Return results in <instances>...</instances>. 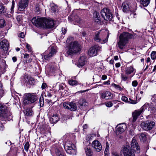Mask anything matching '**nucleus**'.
I'll return each instance as SVG.
<instances>
[{
	"label": "nucleus",
	"instance_id": "obj_31",
	"mask_svg": "<svg viewBox=\"0 0 156 156\" xmlns=\"http://www.w3.org/2000/svg\"><path fill=\"white\" fill-rule=\"evenodd\" d=\"M24 114L27 116H31L33 114V112L31 109H27L24 111Z\"/></svg>",
	"mask_w": 156,
	"mask_h": 156
},
{
	"label": "nucleus",
	"instance_id": "obj_55",
	"mask_svg": "<svg viewBox=\"0 0 156 156\" xmlns=\"http://www.w3.org/2000/svg\"><path fill=\"white\" fill-rule=\"evenodd\" d=\"M55 152L56 155L58 156H59V155L62 153L58 149H56V150Z\"/></svg>",
	"mask_w": 156,
	"mask_h": 156
},
{
	"label": "nucleus",
	"instance_id": "obj_22",
	"mask_svg": "<svg viewBox=\"0 0 156 156\" xmlns=\"http://www.w3.org/2000/svg\"><path fill=\"white\" fill-rule=\"evenodd\" d=\"M148 106H149L148 110L150 111L152 113L156 115V104L151 103L150 104L148 105Z\"/></svg>",
	"mask_w": 156,
	"mask_h": 156
},
{
	"label": "nucleus",
	"instance_id": "obj_23",
	"mask_svg": "<svg viewBox=\"0 0 156 156\" xmlns=\"http://www.w3.org/2000/svg\"><path fill=\"white\" fill-rule=\"evenodd\" d=\"M122 9L124 12H127L129 10V7L128 4L126 2H124L122 4Z\"/></svg>",
	"mask_w": 156,
	"mask_h": 156
},
{
	"label": "nucleus",
	"instance_id": "obj_59",
	"mask_svg": "<svg viewBox=\"0 0 156 156\" xmlns=\"http://www.w3.org/2000/svg\"><path fill=\"white\" fill-rule=\"evenodd\" d=\"M129 133L130 135H132L134 134V132L132 129H130L129 131Z\"/></svg>",
	"mask_w": 156,
	"mask_h": 156
},
{
	"label": "nucleus",
	"instance_id": "obj_40",
	"mask_svg": "<svg viewBox=\"0 0 156 156\" xmlns=\"http://www.w3.org/2000/svg\"><path fill=\"white\" fill-rule=\"evenodd\" d=\"M151 58L153 60H154L156 58V51H153L151 54Z\"/></svg>",
	"mask_w": 156,
	"mask_h": 156
},
{
	"label": "nucleus",
	"instance_id": "obj_44",
	"mask_svg": "<svg viewBox=\"0 0 156 156\" xmlns=\"http://www.w3.org/2000/svg\"><path fill=\"white\" fill-rule=\"evenodd\" d=\"M69 103H67L66 102H64L63 104V106L64 108L66 109H69Z\"/></svg>",
	"mask_w": 156,
	"mask_h": 156
},
{
	"label": "nucleus",
	"instance_id": "obj_41",
	"mask_svg": "<svg viewBox=\"0 0 156 156\" xmlns=\"http://www.w3.org/2000/svg\"><path fill=\"white\" fill-rule=\"evenodd\" d=\"M40 105L41 107H43L44 104V100L43 97L40 98L39 99Z\"/></svg>",
	"mask_w": 156,
	"mask_h": 156
},
{
	"label": "nucleus",
	"instance_id": "obj_29",
	"mask_svg": "<svg viewBox=\"0 0 156 156\" xmlns=\"http://www.w3.org/2000/svg\"><path fill=\"white\" fill-rule=\"evenodd\" d=\"M69 109L71 111H75L77 109V106L76 103L74 102L69 103Z\"/></svg>",
	"mask_w": 156,
	"mask_h": 156
},
{
	"label": "nucleus",
	"instance_id": "obj_7",
	"mask_svg": "<svg viewBox=\"0 0 156 156\" xmlns=\"http://www.w3.org/2000/svg\"><path fill=\"white\" fill-rule=\"evenodd\" d=\"M65 148L66 150L68 153L75 155L76 154V147L75 145L70 141L66 142L65 144Z\"/></svg>",
	"mask_w": 156,
	"mask_h": 156
},
{
	"label": "nucleus",
	"instance_id": "obj_53",
	"mask_svg": "<svg viewBox=\"0 0 156 156\" xmlns=\"http://www.w3.org/2000/svg\"><path fill=\"white\" fill-rule=\"evenodd\" d=\"M59 90H63L64 88V85L62 84H60L59 85Z\"/></svg>",
	"mask_w": 156,
	"mask_h": 156
},
{
	"label": "nucleus",
	"instance_id": "obj_2",
	"mask_svg": "<svg viewBox=\"0 0 156 156\" xmlns=\"http://www.w3.org/2000/svg\"><path fill=\"white\" fill-rule=\"evenodd\" d=\"M56 52V47L53 45L49 47L48 51L41 54L42 59L45 61H48L55 54Z\"/></svg>",
	"mask_w": 156,
	"mask_h": 156
},
{
	"label": "nucleus",
	"instance_id": "obj_1",
	"mask_svg": "<svg viewBox=\"0 0 156 156\" xmlns=\"http://www.w3.org/2000/svg\"><path fill=\"white\" fill-rule=\"evenodd\" d=\"M31 22L36 27H41L46 28H52L54 25L53 20L45 18L34 17L32 19Z\"/></svg>",
	"mask_w": 156,
	"mask_h": 156
},
{
	"label": "nucleus",
	"instance_id": "obj_32",
	"mask_svg": "<svg viewBox=\"0 0 156 156\" xmlns=\"http://www.w3.org/2000/svg\"><path fill=\"white\" fill-rule=\"evenodd\" d=\"M151 0H140V3L144 7H147L149 4Z\"/></svg>",
	"mask_w": 156,
	"mask_h": 156
},
{
	"label": "nucleus",
	"instance_id": "obj_46",
	"mask_svg": "<svg viewBox=\"0 0 156 156\" xmlns=\"http://www.w3.org/2000/svg\"><path fill=\"white\" fill-rule=\"evenodd\" d=\"M114 86L115 88L118 89L120 91H122L123 90V88L118 85L114 84Z\"/></svg>",
	"mask_w": 156,
	"mask_h": 156
},
{
	"label": "nucleus",
	"instance_id": "obj_34",
	"mask_svg": "<svg viewBox=\"0 0 156 156\" xmlns=\"http://www.w3.org/2000/svg\"><path fill=\"white\" fill-rule=\"evenodd\" d=\"M44 94L45 96L50 98L53 94L54 92L52 90H50L49 91L48 90H46Z\"/></svg>",
	"mask_w": 156,
	"mask_h": 156
},
{
	"label": "nucleus",
	"instance_id": "obj_51",
	"mask_svg": "<svg viewBox=\"0 0 156 156\" xmlns=\"http://www.w3.org/2000/svg\"><path fill=\"white\" fill-rule=\"evenodd\" d=\"M14 8V2H12V6L11 8V12L12 13H13V9Z\"/></svg>",
	"mask_w": 156,
	"mask_h": 156
},
{
	"label": "nucleus",
	"instance_id": "obj_49",
	"mask_svg": "<svg viewBox=\"0 0 156 156\" xmlns=\"http://www.w3.org/2000/svg\"><path fill=\"white\" fill-rule=\"evenodd\" d=\"M138 83L136 80L133 81L132 83V85L134 87H136L138 85Z\"/></svg>",
	"mask_w": 156,
	"mask_h": 156
},
{
	"label": "nucleus",
	"instance_id": "obj_61",
	"mask_svg": "<svg viewBox=\"0 0 156 156\" xmlns=\"http://www.w3.org/2000/svg\"><path fill=\"white\" fill-rule=\"evenodd\" d=\"M115 66L116 67L118 68L120 66V63H117L115 64Z\"/></svg>",
	"mask_w": 156,
	"mask_h": 156
},
{
	"label": "nucleus",
	"instance_id": "obj_64",
	"mask_svg": "<svg viewBox=\"0 0 156 156\" xmlns=\"http://www.w3.org/2000/svg\"><path fill=\"white\" fill-rule=\"evenodd\" d=\"M109 63L110 64H113L114 63V61L113 60H111L109 61Z\"/></svg>",
	"mask_w": 156,
	"mask_h": 156
},
{
	"label": "nucleus",
	"instance_id": "obj_15",
	"mask_svg": "<svg viewBox=\"0 0 156 156\" xmlns=\"http://www.w3.org/2000/svg\"><path fill=\"white\" fill-rule=\"evenodd\" d=\"M92 146L95 150L98 152H100L102 150V145L98 140H94L93 141L92 143Z\"/></svg>",
	"mask_w": 156,
	"mask_h": 156
},
{
	"label": "nucleus",
	"instance_id": "obj_62",
	"mask_svg": "<svg viewBox=\"0 0 156 156\" xmlns=\"http://www.w3.org/2000/svg\"><path fill=\"white\" fill-rule=\"evenodd\" d=\"M12 60L14 62H15L17 61V58L16 57H13L12 58Z\"/></svg>",
	"mask_w": 156,
	"mask_h": 156
},
{
	"label": "nucleus",
	"instance_id": "obj_16",
	"mask_svg": "<svg viewBox=\"0 0 156 156\" xmlns=\"http://www.w3.org/2000/svg\"><path fill=\"white\" fill-rule=\"evenodd\" d=\"M136 70L133 66H130L126 67L125 70V73L128 75H134L136 72Z\"/></svg>",
	"mask_w": 156,
	"mask_h": 156
},
{
	"label": "nucleus",
	"instance_id": "obj_56",
	"mask_svg": "<svg viewBox=\"0 0 156 156\" xmlns=\"http://www.w3.org/2000/svg\"><path fill=\"white\" fill-rule=\"evenodd\" d=\"M47 87V85L45 83H43L41 86V88L42 89L46 88Z\"/></svg>",
	"mask_w": 156,
	"mask_h": 156
},
{
	"label": "nucleus",
	"instance_id": "obj_5",
	"mask_svg": "<svg viewBox=\"0 0 156 156\" xmlns=\"http://www.w3.org/2000/svg\"><path fill=\"white\" fill-rule=\"evenodd\" d=\"M130 36L129 33L125 32L121 34L119 37V41L118 43L119 47L120 49H122L124 48L128 39L130 38Z\"/></svg>",
	"mask_w": 156,
	"mask_h": 156
},
{
	"label": "nucleus",
	"instance_id": "obj_6",
	"mask_svg": "<svg viewBox=\"0 0 156 156\" xmlns=\"http://www.w3.org/2000/svg\"><path fill=\"white\" fill-rule=\"evenodd\" d=\"M108 37V34L107 35L106 34L103 35L101 34L100 32L96 31L95 33L94 40L100 43L104 44L107 42Z\"/></svg>",
	"mask_w": 156,
	"mask_h": 156
},
{
	"label": "nucleus",
	"instance_id": "obj_19",
	"mask_svg": "<svg viewBox=\"0 0 156 156\" xmlns=\"http://www.w3.org/2000/svg\"><path fill=\"white\" fill-rule=\"evenodd\" d=\"M7 111V107L4 104H0V117H6Z\"/></svg>",
	"mask_w": 156,
	"mask_h": 156
},
{
	"label": "nucleus",
	"instance_id": "obj_3",
	"mask_svg": "<svg viewBox=\"0 0 156 156\" xmlns=\"http://www.w3.org/2000/svg\"><path fill=\"white\" fill-rule=\"evenodd\" d=\"M80 50V46L77 42L74 41L70 43L66 53L68 55H72L78 52Z\"/></svg>",
	"mask_w": 156,
	"mask_h": 156
},
{
	"label": "nucleus",
	"instance_id": "obj_47",
	"mask_svg": "<svg viewBox=\"0 0 156 156\" xmlns=\"http://www.w3.org/2000/svg\"><path fill=\"white\" fill-rule=\"evenodd\" d=\"M137 8H136V6H135V8L134 9L132 10V11L133 12L132 13L131 15H133V17L134 18H135L136 17V13H135V12L136 11V10Z\"/></svg>",
	"mask_w": 156,
	"mask_h": 156
},
{
	"label": "nucleus",
	"instance_id": "obj_50",
	"mask_svg": "<svg viewBox=\"0 0 156 156\" xmlns=\"http://www.w3.org/2000/svg\"><path fill=\"white\" fill-rule=\"evenodd\" d=\"M26 47L28 51L30 52H31L32 51V49L31 46L30 45L27 44L26 46Z\"/></svg>",
	"mask_w": 156,
	"mask_h": 156
},
{
	"label": "nucleus",
	"instance_id": "obj_36",
	"mask_svg": "<svg viewBox=\"0 0 156 156\" xmlns=\"http://www.w3.org/2000/svg\"><path fill=\"white\" fill-rule=\"evenodd\" d=\"M78 82L76 80L71 79L69 80V83L71 86H74L76 85L77 84Z\"/></svg>",
	"mask_w": 156,
	"mask_h": 156
},
{
	"label": "nucleus",
	"instance_id": "obj_42",
	"mask_svg": "<svg viewBox=\"0 0 156 156\" xmlns=\"http://www.w3.org/2000/svg\"><path fill=\"white\" fill-rule=\"evenodd\" d=\"M151 99L152 101V102L151 103L156 104V94H154L151 96Z\"/></svg>",
	"mask_w": 156,
	"mask_h": 156
},
{
	"label": "nucleus",
	"instance_id": "obj_10",
	"mask_svg": "<svg viewBox=\"0 0 156 156\" xmlns=\"http://www.w3.org/2000/svg\"><path fill=\"white\" fill-rule=\"evenodd\" d=\"M155 122L153 121H147L141 124V127L145 131L151 130L154 126Z\"/></svg>",
	"mask_w": 156,
	"mask_h": 156
},
{
	"label": "nucleus",
	"instance_id": "obj_38",
	"mask_svg": "<svg viewBox=\"0 0 156 156\" xmlns=\"http://www.w3.org/2000/svg\"><path fill=\"white\" fill-rule=\"evenodd\" d=\"M94 17L96 20H99L100 18L99 13L97 12H94Z\"/></svg>",
	"mask_w": 156,
	"mask_h": 156
},
{
	"label": "nucleus",
	"instance_id": "obj_12",
	"mask_svg": "<svg viewBox=\"0 0 156 156\" xmlns=\"http://www.w3.org/2000/svg\"><path fill=\"white\" fill-rule=\"evenodd\" d=\"M121 152L124 156H135L134 152L129 147L124 146L122 149Z\"/></svg>",
	"mask_w": 156,
	"mask_h": 156
},
{
	"label": "nucleus",
	"instance_id": "obj_11",
	"mask_svg": "<svg viewBox=\"0 0 156 156\" xmlns=\"http://www.w3.org/2000/svg\"><path fill=\"white\" fill-rule=\"evenodd\" d=\"M101 47L97 45H94L90 48L88 51V54L90 56H96L101 50Z\"/></svg>",
	"mask_w": 156,
	"mask_h": 156
},
{
	"label": "nucleus",
	"instance_id": "obj_21",
	"mask_svg": "<svg viewBox=\"0 0 156 156\" xmlns=\"http://www.w3.org/2000/svg\"><path fill=\"white\" fill-rule=\"evenodd\" d=\"M86 62V57L85 56H82L80 57L78 61L77 66L79 67H82L83 66Z\"/></svg>",
	"mask_w": 156,
	"mask_h": 156
},
{
	"label": "nucleus",
	"instance_id": "obj_52",
	"mask_svg": "<svg viewBox=\"0 0 156 156\" xmlns=\"http://www.w3.org/2000/svg\"><path fill=\"white\" fill-rule=\"evenodd\" d=\"M106 105L107 107H111L113 105V103L112 102H109L106 103Z\"/></svg>",
	"mask_w": 156,
	"mask_h": 156
},
{
	"label": "nucleus",
	"instance_id": "obj_24",
	"mask_svg": "<svg viewBox=\"0 0 156 156\" xmlns=\"http://www.w3.org/2000/svg\"><path fill=\"white\" fill-rule=\"evenodd\" d=\"M121 99L122 101H123L132 104H135L136 103V101L133 100L131 98H129L128 100L127 98L125 96H122L121 98Z\"/></svg>",
	"mask_w": 156,
	"mask_h": 156
},
{
	"label": "nucleus",
	"instance_id": "obj_58",
	"mask_svg": "<svg viewBox=\"0 0 156 156\" xmlns=\"http://www.w3.org/2000/svg\"><path fill=\"white\" fill-rule=\"evenodd\" d=\"M107 76L106 75H102V77H101L102 79L103 80H105V79H107Z\"/></svg>",
	"mask_w": 156,
	"mask_h": 156
},
{
	"label": "nucleus",
	"instance_id": "obj_17",
	"mask_svg": "<svg viewBox=\"0 0 156 156\" xmlns=\"http://www.w3.org/2000/svg\"><path fill=\"white\" fill-rule=\"evenodd\" d=\"M126 126L125 124L122 123L117 126L116 130V134H119L123 133L126 130Z\"/></svg>",
	"mask_w": 156,
	"mask_h": 156
},
{
	"label": "nucleus",
	"instance_id": "obj_35",
	"mask_svg": "<svg viewBox=\"0 0 156 156\" xmlns=\"http://www.w3.org/2000/svg\"><path fill=\"white\" fill-rule=\"evenodd\" d=\"M85 151L87 156H92L93 152L90 148L87 147Z\"/></svg>",
	"mask_w": 156,
	"mask_h": 156
},
{
	"label": "nucleus",
	"instance_id": "obj_8",
	"mask_svg": "<svg viewBox=\"0 0 156 156\" xmlns=\"http://www.w3.org/2000/svg\"><path fill=\"white\" fill-rule=\"evenodd\" d=\"M102 17L106 21H110L112 18V15L110 10L107 8H104L101 11Z\"/></svg>",
	"mask_w": 156,
	"mask_h": 156
},
{
	"label": "nucleus",
	"instance_id": "obj_13",
	"mask_svg": "<svg viewBox=\"0 0 156 156\" xmlns=\"http://www.w3.org/2000/svg\"><path fill=\"white\" fill-rule=\"evenodd\" d=\"M29 0H20L19 2L18 9L23 11L28 6Z\"/></svg>",
	"mask_w": 156,
	"mask_h": 156
},
{
	"label": "nucleus",
	"instance_id": "obj_26",
	"mask_svg": "<svg viewBox=\"0 0 156 156\" xmlns=\"http://www.w3.org/2000/svg\"><path fill=\"white\" fill-rule=\"evenodd\" d=\"M59 118L56 114L54 115L50 119L49 121L51 123H56L59 120Z\"/></svg>",
	"mask_w": 156,
	"mask_h": 156
},
{
	"label": "nucleus",
	"instance_id": "obj_63",
	"mask_svg": "<svg viewBox=\"0 0 156 156\" xmlns=\"http://www.w3.org/2000/svg\"><path fill=\"white\" fill-rule=\"evenodd\" d=\"M83 127L84 129H86L87 128L88 126L87 124H85L83 126Z\"/></svg>",
	"mask_w": 156,
	"mask_h": 156
},
{
	"label": "nucleus",
	"instance_id": "obj_14",
	"mask_svg": "<svg viewBox=\"0 0 156 156\" xmlns=\"http://www.w3.org/2000/svg\"><path fill=\"white\" fill-rule=\"evenodd\" d=\"M131 147L136 153H140V148L135 139L133 138L132 139L131 143Z\"/></svg>",
	"mask_w": 156,
	"mask_h": 156
},
{
	"label": "nucleus",
	"instance_id": "obj_9",
	"mask_svg": "<svg viewBox=\"0 0 156 156\" xmlns=\"http://www.w3.org/2000/svg\"><path fill=\"white\" fill-rule=\"evenodd\" d=\"M148 104L147 103L145 104L139 109L135 110L132 113V117L133 118V121L135 122L137 119V117L142 113L144 110L146 109Z\"/></svg>",
	"mask_w": 156,
	"mask_h": 156
},
{
	"label": "nucleus",
	"instance_id": "obj_54",
	"mask_svg": "<svg viewBox=\"0 0 156 156\" xmlns=\"http://www.w3.org/2000/svg\"><path fill=\"white\" fill-rule=\"evenodd\" d=\"M18 36L19 37H21L22 38H23L25 37V34L24 33L21 32L18 35Z\"/></svg>",
	"mask_w": 156,
	"mask_h": 156
},
{
	"label": "nucleus",
	"instance_id": "obj_43",
	"mask_svg": "<svg viewBox=\"0 0 156 156\" xmlns=\"http://www.w3.org/2000/svg\"><path fill=\"white\" fill-rule=\"evenodd\" d=\"M30 146V144L28 142H27L24 145V148L25 151H28Z\"/></svg>",
	"mask_w": 156,
	"mask_h": 156
},
{
	"label": "nucleus",
	"instance_id": "obj_28",
	"mask_svg": "<svg viewBox=\"0 0 156 156\" xmlns=\"http://www.w3.org/2000/svg\"><path fill=\"white\" fill-rule=\"evenodd\" d=\"M147 134L146 133H141L140 136V138L141 141L145 142L147 139Z\"/></svg>",
	"mask_w": 156,
	"mask_h": 156
},
{
	"label": "nucleus",
	"instance_id": "obj_4",
	"mask_svg": "<svg viewBox=\"0 0 156 156\" xmlns=\"http://www.w3.org/2000/svg\"><path fill=\"white\" fill-rule=\"evenodd\" d=\"M23 102L25 105L35 102L38 99L37 95L35 93H27L24 94Z\"/></svg>",
	"mask_w": 156,
	"mask_h": 156
},
{
	"label": "nucleus",
	"instance_id": "obj_48",
	"mask_svg": "<svg viewBox=\"0 0 156 156\" xmlns=\"http://www.w3.org/2000/svg\"><path fill=\"white\" fill-rule=\"evenodd\" d=\"M112 156H121L120 154L116 151H113L112 152Z\"/></svg>",
	"mask_w": 156,
	"mask_h": 156
},
{
	"label": "nucleus",
	"instance_id": "obj_27",
	"mask_svg": "<svg viewBox=\"0 0 156 156\" xmlns=\"http://www.w3.org/2000/svg\"><path fill=\"white\" fill-rule=\"evenodd\" d=\"M25 79L26 80L25 83H29L30 85L33 84L35 82L34 79L30 76H27L26 79L25 78Z\"/></svg>",
	"mask_w": 156,
	"mask_h": 156
},
{
	"label": "nucleus",
	"instance_id": "obj_20",
	"mask_svg": "<svg viewBox=\"0 0 156 156\" xmlns=\"http://www.w3.org/2000/svg\"><path fill=\"white\" fill-rule=\"evenodd\" d=\"M9 46V43L6 40H3L0 42V48L3 49V50H7Z\"/></svg>",
	"mask_w": 156,
	"mask_h": 156
},
{
	"label": "nucleus",
	"instance_id": "obj_37",
	"mask_svg": "<svg viewBox=\"0 0 156 156\" xmlns=\"http://www.w3.org/2000/svg\"><path fill=\"white\" fill-rule=\"evenodd\" d=\"M5 12V6L3 5H0V14Z\"/></svg>",
	"mask_w": 156,
	"mask_h": 156
},
{
	"label": "nucleus",
	"instance_id": "obj_60",
	"mask_svg": "<svg viewBox=\"0 0 156 156\" xmlns=\"http://www.w3.org/2000/svg\"><path fill=\"white\" fill-rule=\"evenodd\" d=\"M24 55V58H28L29 57V55L27 54H23Z\"/></svg>",
	"mask_w": 156,
	"mask_h": 156
},
{
	"label": "nucleus",
	"instance_id": "obj_18",
	"mask_svg": "<svg viewBox=\"0 0 156 156\" xmlns=\"http://www.w3.org/2000/svg\"><path fill=\"white\" fill-rule=\"evenodd\" d=\"M100 97L102 98L108 100L112 98L113 95L110 92L105 91L101 94Z\"/></svg>",
	"mask_w": 156,
	"mask_h": 156
},
{
	"label": "nucleus",
	"instance_id": "obj_57",
	"mask_svg": "<svg viewBox=\"0 0 156 156\" xmlns=\"http://www.w3.org/2000/svg\"><path fill=\"white\" fill-rule=\"evenodd\" d=\"M62 34L64 35L66 32V29L65 28H62Z\"/></svg>",
	"mask_w": 156,
	"mask_h": 156
},
{
	"label": "nucleus",
	"instance_id": "obj_30",
	"mask_svg": "<svg viewBox=\"0 0 156 156\" xmlns=\"http://www.w3.org/2000/svg\"><path fill=\"white\" fill-rule=\"evenodd\" d=\"M57 8V6L55 4H51L50 9L51 12L55 13L56 11Z\"/></svg>",
	"mask_w": 156,
	"mask_h": 156
},
{
	"label": "nucleus",
	"instance_id": "obj_45",
	"mask_svg": "<svg viewBox=\"0 0 156 156\" xmlns=\"http://www.w3.org/2000/svg\"><path fill=\"white\" fill-rule=\"evenodd\" d=\"M143 93V91H140V93H138L137 94L136 97V98L138 99H140L141 97L142 96Z\"/></svg>",
	"mask_w": 156,
	"mask_h": 156
},
{
	"label": "nucleus",
	"instance_id": "obj_25",
	"mask_svg": "<svg viewBox=\"0 0 156 156\" xmlns=\"http://www.w3.org/2000/svg\"><path fill=\"white\" fill-rule=\"evenodd\" d=\"M133 75H128L126 73L124 74L122 73L121 74V78L122 80L124 81H127L129 80V78H131Z\"/></svg>",
	"mask_w": 156,
	"mask_h": 156
},
{
	"label": "nucleus",
	"instance_id": "obj_39",
	"mask_svg": "<svg viewBox=\"0 0 156 156\" xmlns=\"http://www.w3.org/2000/svg\"><path fill=\"white\" fill-rule=\"evenodd\" d=\"M5 25V21L3 19H0V28L4 27Z\"/></svg>",
	"mask_w": 156,
	"mask_h": 156
},
{
	"label": "nucleus",
	"instance_id": "obj_33",
	"mask_svg": "<svg viewBox=\"0 0 156 156\" xmlns=\"http://www.w3.org/2000/svg\"><path fill=\"white\" fill-rule=\"evenodd\" d=\"M79 103L81 106L83 107L87 106L88 105L87 102L84 99H80L79 101Z\"/></svg>",
	"mask_w": 156,
	"mask_h": 156
}]
</instances>
